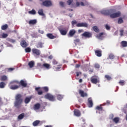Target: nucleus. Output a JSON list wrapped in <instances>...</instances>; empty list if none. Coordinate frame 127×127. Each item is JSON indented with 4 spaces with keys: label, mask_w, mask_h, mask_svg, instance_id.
<instances>
[{
    "label": "nucleus",
    "mask_w": 127,
    "mask_h": 127,
    "mask_svg": "<svg viewBox=\"0 0 127 127\" xmlns=\"http://www.w3.org/2000/svg\"><path fill=\"white\" fill-rule=\"evenodd\" d=\"M80 42V39H76L75 40H74V43L76 44V43H78Z\"/></svg>",
    "instance_id": "nucleus-54"
},
{
    "label": "nucleus",
    "mask_w": 127,
    "mask_h": 127,
    "mask_svg": "<svg viewBox=\"0 0 127 127\" xmlns=\"http://www.w3.org/2000/svg\"><path fill=\"white\" fill-rule=\"evenodd\" d=\"M71 24L72 25H75V24H77V21L76 20L72 21Z\"/></svg>",
    "instance_id": "nucleus-56"
},
{
    "label": "nucleus",
    "mask_w": 127,
    "mask_h": 127,
    "mask_svg": "<svg viewBox=\"0 0 127 127\" xmlns=\"http://www.w3.org/2000/svg\"><path fill=\"white\" fill-rule=\"evenodd\" d=\"M76 34V30L75 29H71L69 30V32L68 34V36H69V37H73L74 35Z\"/></svg>",
    "instance_id": "nucleus-12"
},
{
    "label": "nucleus",
    "mask_w": 127,
    "mask_h": 127,
    "mask_svg": "<svg viewBox=\"0 0 127 127\" xmlns=\"http://www.w3.org/2000/svg\"><path fill=\"white\" fill-rule=\"evenodd\" d=\"M7 41H9V42H11V43H14V42H15V40L10 38H8Z\"/></svg>",
    "instance_id": "nucleus-46"
},
{
    "label": "nucleus",
    "mask_w": 127,
    "mask_h": 127,
    "mask_svg": "<svg viewBox=\"0 0 127 127\" xmlns=\"http://www.w3.org/2000/svg\"><path fill=\"white\" fill-rule=\"evenodd\" d=\"M47 36L50 39H54L56 38V36H54L52 33H48L47 34Z\"/></svg>",
    "instance_id": "nucleus-18"
},
{
    "label": "nucleus",
    "mask_w": 127,
    "mask_h": 127,
    "mask_svg": "<svg viewBox=\"0 0 127 127\" xmlns=\"http://www.w3.org/2000/svg\"><path fill=\"white\" fill-rule=\"evenodd\" d=\"M78 92H79V95H80V96L82 98H84L85 97H88V94H87V93L84 92V91L82 90H79Z\"/></svg>",
    "instance_id": "nucleus-14"
},
{
    "label": "nucleus",
    "mask_w": 127,
    "mask_h": 127,
    "mask_svg": "<svg viewBox=\"0 0 127 127\" xmlns=\"http://www.w3.org/2000/svg\"><path fill=\"white\" fill-rule=\"evenodd\" d=\"M23 118H24V113L20 114L18 117V120H22Z\"/></svg>",
    "instance_id": "nucleus-39"
},
{
    "label": "nucleus",
    "mask_w": 127,
    "mask_h": 127,
    "mask_svg": "<svg viewBox=\"0 0 127 127\" xmlns=\"http://www.w3.org/2000/svg\"><path fill=\"white\" fill-rule=\"evenodd\" d=\"M109 58L111 60L113 59H115V55H114L113 54H110L109 55Z\"/></svg>",
    "instance_id": "nucleus-42"
},
{
    "label": "nucleus",
    "mask_w": 127,
    "mask_h": 127,
    "mask_svg": "<svg viewBox=\"0 0 127 127\" xmlns=\"http://www.w3.org/2000/svg\"><path fill=\"white\" fill-rule=\"evenodd\" d=\"M102 106H104L102 105H100V106H97L96 109V110H97L98 111H100V112H102V111H103V107H102Z\"/></svg>",
    "instance_id": "nucleus-33"
},
{
    "label": "nucleus",
    "mask_w": 127,
    "mask_h": 127,
    "mask_svg": "<svg viewBox=\"0 0 127 127\" xmlns=\"http://www.w3.org/2000/svg\"><path fill=\"white\" fill-rule=\"evenodd\" d=\"M14 84H20L21 86L23 87L24 88H25L26 86H27V83L26 82L24 81L23 80H21L20 82L18 81L14 80L10 83V85H14Z\"/></svg>",
    "instance_id": "nucleus-3"
},
{
    "label": "nucleus",
    "mask_w": 127,
    "mask_h": 127,
    "mask_svg": "<svg viewBox=\"0 0 127 127\" xmlns=\"http://www.w3.org/2000/svg\"><path fill=\"white\" fill-rule=\"evenodd\" d=\"M60 69H61V67H60V66H58V67H56V71H58L59 70H60Z\"/></svg>",
    "instance_id": "nucleus-61"
},
{
    "label": "nucleus",
    "mask_w": 127,
    "mask_h": 127,
    "mask_svg": "<svg viewBox=\"0 0 127 127\" xmlns=\"http://www.w3.org/2000/svg\"><path fill=\"white\" fill-rule=\"evenodd\" d=\"M25 51L26 53H30V52H31V49L29 47H27L25 49Z\"/></svg>",
    "instance_id": "nucleus-37"
},
{
    "label": "nucleus",
    "mask_w": 127,
    "mask_h": 127,
    "mask_svg": "<svg viewBox=\"0 0 127 127\" xmlns=\"http://www.w3.org/2000/svg\"><path fill=\"white\" fill-rule=\"evenodd\" d=\"M40 121L39 120H36L33 123V127H37L39 125Z\"/></svg>",
    "instance_id": "nucleus-28"
},
{
    "label": "nucleus",
    "mask_w": 127,
    "mask_h": 127,
    "mask_svg": "<svg viewBox=\"0 0 127 127\" xmlns=\"http://www.w3.org/2000/svg\"><path fill=\"white\" fill-rule=\"evenodd\" d=\"M37 66L38 67H40V68H43V64H41V63H38Z\"/></svg>",
    "instance_id": "nucleus-53"
},
{
    "label": "nucleus",
    "mask_w": 127,
    "mask_h": 127,
    "mask_svg": "<svg viewBox=\"0 0 127 127\" xmlns=\"http://www.w3.org/2000/svg\"><path fill=\"white\" fill-rule=\"evenodd\" d=\"M60 5L61 6H62V7H64V3L63 1L60 2Z\"/></svg>",
    "instance_id": "nucleus-58"
},
{
    "label": "nucleus",
    "mask_w": 127,
    "mask_h": 127,
    "mask_svg": "<svg viewBox=\"0 0 127 127\" xmlns=\"http://www.w3.org/2000/svg\"><path fill=\"white\" fill-rule=\"evenodd\" d=\"M124 30L121 29L120 30V36H124Z\"/></svg>",
    "instance_id": "nucleus-51"
},
{
    "label": "nucleus",
    "mask_w": 127,
    "mask_h": 127,
    "mask_svg": "<svg viewBox=\"0 0 127 127\" xmlns=\"http://www.w3.org/2000/svg\"><path fill=\"white\" fill-rule=\"evenodd\" d=\"M78 33H81V32H84V30L83 29H79L78 30Z\"/></svg>",
    "instance_id": "nucleus-60"
},
{
    "label": "nucleus",
    "mask_w": 127,
    "mask_h": 127,
    "mask_svg": "<svg viewBox=\"0 0 127 127\" xmlns=\"http://www.w3.org/2000/svg\"><path fill=\"white\" fill-rule=\"evenodd\" d=\"M105 79H107L108 81H110V80H112V77L108 74H106L105 75Z\"/></svg>",
    "instance_id": "nucleus-40"
},
{
    "label": "nucleus",
    "mask_w": 127,
    "mask_h": 127,
    "mask_svg": "<svg viewBox=\"0 0 127 127\" xmlns=\"http://www.w3.org/2000/svg\"><path fill=\"white\" fill-rule=\"evenodd\" d=\"M80 74H82V72H76V76L79 77V75H80Z\"/></svg>",
    "instance_id": "nucleus-63"
},
{
    "label": "nucleus",
    "mask_w": 127,
    "mask_h": 127,
    "mask_svg": "<svg viewBox=\"0 0 127 127\" xmlns=\"http://www.w3.org/2000/svg\"><path fill=\"white\" fill-rule=\"evenodd\" d=\"M37 21L36 19L31 20L29 21V24H36Z\"/></svg>",
    "instance_id": "nucleus-32"
},
{
    "label": "nucleus",
    "mask_w": 127,
    "mask_h": 127,
    "mask_svg": "<svg viewBox=\"0 0 127 127\" xmlns=\"http://www.w3.org/2000/svg\"><path fill=\"white\" fill-rule=\"evenodd\" d=\"M82 35L86 38H90V37H92V34L89 32H84Z\"/></svg>",
    "instance_id": "nucleus-10"
},
{
    "label": "nucleus",
    "mask_w": 127,
    "mask_h": 127,
    "mask_svg": "<svg viewBox=\"0 0 127 127\" xmlns=\"http://www.w3.org/2000/svg\"><path fill=\"white\" fill-rule=\"evenodd\" d=\"M43 4L44 6L49 7L52 5V2L50 0H46L43 2Z\"/></svg>",
    "instance_id": "nucleus-11"
},
{
    "label": "nucleus",
    "mask_w": 127,
    "mask_h": 127,
    "mask_svg": "<svg viewBox=\"0 0 127 127\" xmlns=\"http://www.w3.org/2000/svg\"><path fill=\"white\" fill-rule=\"evenodd\" d=\"M20 45L23 48H26V47H27V46H28V44H27L26 41L24 40H23L21 41Z\"/></svg>",
    "instance_id": "nucleus-13"
},
{
    "label": "nucleus",
    "mask_w": 127,
    "mask_h": 127,
    "mask_svg": "<svg viewBox=\"0 0 127 127\" xmlns=\"http://www.w3.org/2000/svg\"><path fill=\"white\" fill-rule=\"evenodd\" d=\"M31 100V97H26V98L24 100V102L25 104H28L29 102Z\"/></svg>",
    "instance_id": "nucleus-30"
},
{
    "label": "nucleus",
    "mask_w": 127,
    "mask_h": 127,
    "mask_svg": "<svg viewBox=\"0 0 127 127\" xmlns=\"http://www.w3.org/2000/svg\"><path fill=\"white\" fill-rule=\"evenodd\" d=\"M45 99H47L49 101L54 102L55 101V96L50 93H47L44 96Z\"/></svg>",
    "instance_id": "nucleus-4"
},
{
    "label": "nucleus",
    "mask_w": 127,
    "mask_h": 127,
    "mask_svg": "<svg viewBox=\"0 0 127 127\" xmlns=\"http://www.w3.org/2000/svg\"><path fill=\"white\" fill-rule=\"evenodd\" d=\"M42 89L44 91H45V92H48V91H49V89L46 86L43 87Z\"/></svg>",
    "instance_id": "nucleus-48"
},
{
    "label": "nucleus",
    "mask_w": 127,
    "mask_h": 127,
    "mask_svg": "<svg viewBox=\"0 0 127 127\" xmlns=\"http://www.w3.org/2000/svg\"><path fill=\"white\" fill-rule=\"evenodd\" d=\"M77 27H88V23H78L76 24Z\"/></svg>",
    "instance_id": "nucleus-9"
},
{
    "label": "nucleus",
    "mask_w": 127,
    "mask_h": 127,
    "mask_svg": "<svg viewBox=\"0 0 127 127\" xmlns=\"http://www.w3.org/2000/svg\"><path fill=\"white\" fill-rule=\"evenodd\" d=\"M38 13H39V15L44 16V13H43V9H40L38 10Z\"/></svg>",
    "instance_id": "nucleus-31"
},
{
    "label": "nucleus",
    "mask_w": 127,
    "mask_h": 127,
    "mask_svg": "<svg viewBox=\"0 0 127 127\" xmlns=\"http://www.w3.org/2000/svg\"><path fill=\"white\" fill-rule=\"evenodd\" d=\"M74 114L76 116V117H80L81 112L78 109H75L74 110Z\"/></svg>",
    "instance_id": "nucleus-16"
},
{
    "label": "nucleus",
    "mask_w": 127,
    "mask_h": 127,
    "mask_svg": "<svg viewBox=\"0 0 127 127\" xmlns=\"http://www.w3.org/2000/svg\"><path fill=\"white\" fill-rule=\"evenodd\" d=\"M80 5H81V6H85V4L84 3V2H80V3L78 1L76 2V6L77 7H78V6H80Z\"/></svg>",
    "instance_id": "nucleus-27"
},
{
    "label": "nucleus",
    "mask_w": 127,
    "mask_h": 127,
    "mask_svg": "<svg viewBox=\"0 0 127 127\" xmlns=\"http://www.w3.org/2000/svg\"><path fill=\"white\" fill-rule=\"evenodd\" d=\"M28 13L30 14H35V13H36V11H35V10L33 9L32 10L29 11Z\"/></svg>",
    "instance_id": "nucleus-45"
},
{
    "label": "nucleus",
    "mask_w": 127,
    "mask_h": 127,
    "mask_svg": "<svg viewBox=\"0 0 127 127\" xmlns=\"http://www.w3.org/2000/svg\"><path fill=\"white\" fill-rule=\"evenodd\" d=\"M53 64L54 65H57V64H58V63L57 62V61H56V60H54L53 61Z\"/></svg>",
    "instance_id": "nucleus-57"
},
{
    "label": "nucleus",
    "mask_w": 127,
    "mask_h": 127,
    "mask_svg": "<svg viewBox=\"0 0 127 127\" xmlns=\"http://www.w3.org/2000/svg\"><path fill=\"white\" fill-rule=\"evenodd\" d=\"M95 68H96L97 69L100 68V64H96L94 65Z\"/></svg>",
    "instance_id": "nucleus-52"
},
{
    "label": "nucleus",
    "mask_w": 127,
    "mask_h": 127,
    "mask_svg": "<svg viewBox=\"0 0 127 127\" xmlns=\"http://www.w3.org/2000/svg\"><path fill=\"white\" fill-rule=\"evenodd\" d=\"M93 29L94 30V31H95V32H99V28H98V27L94 26L93 27Z\"/></svg>",
    "instance_id": "nucleus-43"
},
{
    "label": "nucleus",
    "mask_w": 127,
    "mask_h": 127,
    "mask_svg": "<svg viewBox=\"0 0 127 127\" xmlns=\"http://www.w3.org/2000/svg\"><path fill=\"white\" fill-rule=\"evenodd\" d=\"M18 88H19V86L18 85H11L10 86V89H11V90H16L18 89Z\"/></svg>",
    "instance_id": "nucleus-26"
},
{
    "label": "nucleus",
    "mask_w": 127,
    "mask_h": 127,
    "mask_svg": "<svg viewBox=\"0 0 127 127\" xmlns=\"http://www.w3.org/2000/svg\"><path fill=\"white\" fill-rule=\"evenodd\" d=\"M36 47L37 48H42L43 47V43H42L41 42H38L36 45Z\"/></svg>",
    "instance_id": "nucleus-24"
},
{
    "label": "nucleus",
    "mask_w": 127,
    "mask_h": 127,
    "mask_svg": "<svg viewBox=\"0 0 127 127\" xmlns=\"http://www.w3.org/2000/svg\"><path fill=\"white\" fill-rule=\"evenodd\" d=\"M5 86V83H4V82H1L0 83V89H3V88H4Z\"/></svg>",
    "instance_id": "nucleus-41"
},
{
    "label": "nucleus",
    "mask_w": 127,
    "mask_h": 127,
    "mask_svg": "<svg viewBox=\"0 0 127 127\" xmlns=\"http://www.w3.org/2000/svg\"><path fill=\"white\" fill-rule=\"evenodd\" d=\"M119 84L121 85V86H125V84H126V81L125 80H120L119 82Z\"/></svg>",
    "instance_id": "nucleus-36"
},
{
    "label": "nucleus",
    "mask_w": 127,
    "mask_h": 127,
    "mask_svg": "<svg viewBox=\"0 0 127 127\" xmlns=\"http://www.w3.org/2000/svg\"><path fill=\"white\" fill-rule=\"evenodd\" d=\"M111 104V102L109 100L106 101V103H103V106H106V105H110Z\"/></svg>",
    "instance_id": "nucleus-50"
},
{
    "label": "nucleus",
    "mask_w": 127,
    "mask_h": 127,
    "mask_svg": "<svg viewBox=\"0 0 127 127\" xmlns=\"http://www.w3.org/2000/svg\"><path fill=\"white\" fill-rule=\"evenodd\" d=\"M113 122L115 123V124H118L119 122H120V118L119 117H115L114 119L113 118H111Z\"/></svg>",
    "instance_id": "nucleus-22"
},
{
    "label": "nucleus",
    "mask_w": 127,
    "mask_h": 127,
    "mask_svg": "<svg viewBox=\"0 0 127 127\" xmlns=\"http://www.w3.org/2000/svg\"><path fill=\"white\" fill-rule=\"evenodd\" d=\"M32 52L34 55H36L37 56H39V55H40V54H41V52H40V50L36 48L32 49Z\"/></svg>",
    "instance_id": "nucleus-8"
},
{
    "label": "nucleus",
    "mask_w": 127,
    "mask_h": 127,
    "mask_svg": "<svg viewBox=\"0 0 127 127\" xmlns=\"http://www.w3.org/2000/svg\"><path fill=\"white\" fill-rule=\"evenodd\" d=\"M59 30L62 35H66L67 32H68V30H67L66 28H62V27L59 28Z\"/></svg>",
    "instance_id": "nucleus-7"
},
{
    "label": "nucleus",
    "mask_w": 127,
    "mask_h": 127,
    "mask_svg": "<svg viewBox=\"0 0 127 127\" xmlns=\"http://www.w3.org/2000/svg\"><path fill=\"white\" fill-rule=\"evenodd\" d=\"M113 12H114V10H112V9L110 10H103L101 11V13L104 15H110Z\"/></svg>",
    "instance_id": "nucleus-6"
},
{
    "label": "nucleus",
    "mask_w": 127,
    "mask_h": 127,
    "mask_svg": "<svg viewBox=\"0 0 127 127\" xmlns=\"http://www.w3.org/2000/svg\"><path fill=\"white\" fill-rule=\"evenodd\" d=\"M34 62L33 61H31L29 62L28 65L29 66L30 68H33L34 66Z\"/></svg>",
    "instance_id": "nucleus-29"
},
{
    "label": "nucleus",
    "mask_w": 127,
    "mask_h": 127,
    "mask_svg": "<svg viewBox=\"0 0 127 127\" xmlns=\"http://www.w3.org/2000/svg\"><path fill=\"white\" fill-rule=\"evenodd\" d=\"M118 23L119 24H122V23H124V20H123V18L120 17V18L118 19Z\"/></svg>",
    "instance_id": "nucleus-35"
},
{
    "label": "nucleus",
    "mask_w": 127,
    "mask_h": 127,
    "mask_svg": "<svg viewBox=\"0 0 127 127\" xmlns=\"http://www.w3.org/2000/svg\"><path fill=\"white\" fill-rule=\"evenodd\" d=\"M105 28L107 30H110L111 29V27L109 25H108V24H106L105 25Z\"/></svg>",
    "instance_id": "nucleus-55"
},
{
    "label": "nucleus",
    "mask_w": 127,
    "mask_h": 127,
    "mask_svg": "<svg viewBox=\"0 0 127 127\" xmlns=\"http://www.w3.org/2000/svg\"><path fill=\"white\" fill-rule=\"evenodd\" d=\"M104 34H105V33L103 32L100 33L97 35V37L98 38V39H101L102 40L104 38V36H103Z\"/></svg>",
    "instance_id": "nucleus-23"
},
{
    "label": "nucleus",
    "mask_w": 127,
    "mask_h": 127,
    "mask_svg": "<svg viewBox=\"0 0 127 127\" xmlns=\"http://www.w3.org/2000/svg\"><path fill=\"white\" fill-rule=\"evenodd\" d=\"M43 68H45L47 70H49V69H50V68H51V67L49 64L45 63L44 64H43Z\"/></svg>",
    "instance_id": "nucleus-21"
},
{
    "label": "nucleus",
    "mask_w": 127,
    "mask_h": 127,
    "mask_svg": "<svg viewBox=\"0 0 127 127\" xmlns=\"http://www.w3.org/2000/svg\"><path fill=\"white\" fill-rule=\"evenodd\" d=\"M87 105L89 108H92L93 107V100H92V98H89L88 99V103Z\"/></svg>",
    "instance_id": "nucleus-15"
},
{
    "label": "nucleus",
    "mask_w": 127,
    "mask_h": 127,
    "mask_svg": "<svg viewBox=\"0 0 127 127\" xmlns=\"http://www.w3.org/2000/svg\"><path fill=\"white\" fill-rule=\"evenodd\" d=\"M90 81L92 84H97V83H100L99 78L96 75L92 76L90 78Z\"/></svg>",
    "instance_id": "nucleus-5"
},
{
    "label": "nucleus",
    "mask_w": 127,
    "mask_h": 127,
    "mask_svg": "<svg viewBox=\"0 0 127 127\" xmlns=\"http://www.w3.org/2000/svg\"><path fill=\"white\" fill-rule=\"evenodd\" d=\"M57 97L58 100H59V101H61V100L63 99V96L60 94L57 95Z\"/></svg>",
    "instance_id": "nucleus-44"
},
{
    "label": "nucleus",
    "mask_w": 127,
    "mask_h": 127,
    "mask_svg": "<svg viewBox=\"0 0 127 127\" xmlns=\"http://www.w3.org/2000/svg\"><path fill=\"white\" fill-rule=\"evenodd\" d=\"M8 28V26L7 25V24L3 25L1 27L2 30H5V29H7Z\"/></svg>",
    "instance_id": "nucleus-34"
},
{
    "label": "nucleus",
    "mask_w": 127,
    "mask_h": 127,
    "mask_svg": "<svg viewBox=\"0 0 127 127\" xmlns=\"http://www.w3.org/2000/svg\"><path fill=\"white\" fill-rule=\"evenodd\" d=\"M35 90L38 92V95H42L43 94V92L40 90V87H36Z\"/></svg>",
    "instance_id": "nucleus-25"
},
{
    "label": "nucleus",
    "mask_w": 127,
    "mask_h": 127,
    "mask_svg": "<svg viewBox=\"0 0 127 127\" xmlns=\"http://www.w3.org/2000/svg\"><path fill=\"white\" fill-rule=\"evenodd\" d=\"M7 36H8V35L7 34H5V33H3L2 34V38H6V37H7Z\"/></svg>",
    "instance_id": "nucleus-47"
},
{
    "label": "nucleus",
    "mask_w": 127,
    "mask_h": 127,
    "mask_svg": "<svg viewBox=\"0 0 127 127\" xmlns=\"http://www.w3.org/2000/svg\"><path fill=\"white\" fill-rule=\"evenodd\" d=\"M111 10H113V12L110 13V16L111 18H117V17H120L121 16L122 13L120 11L116 12V10L114 9H111Z\"/></svg>",
    "instance_id": "nucleus-2"
},
{
    "label": "nucleus",
    "mask_w": 127,
    "mask_h": 127,
    "mask_svg": "<svg viewBox=\"0 0 127 127\" xmlns=\"http://www.w3.org/2000/svg\"><path fill=\"white\" fill-rule=\"evenodd\" d=\"M41 105L39 103H37L34 105L33 109L35 111H36L37 110H39L40 109Z\"/></svg>",
    "instance_id": "nucleus-20"
},
{
    "label": "nucleus",
    "mask_w": 127,
    "mask_h": 127,
    "mask_svg": "<svg viewBox=\"0 0 127 127\" xmlns=\"http://www.w3.org/2000/svg\"><path fill=\"white\" fill-rule=\"evenodd\" d=\"M39 33H41V34H43L44 33V31L43 30H39Z\"/></svg>",
    "instance_id": "nucleus-62"
},
{
    "label": "nucleus",
    "mask_w": 127,
    "mask_h": 127,
    "mask_svg": "<svg viewBox=\"0 0 127 127\" xmlns=\"http://www.w3.org/2000/svg\"><path fill=\"white\" fill-rule=\"evenodd\" d=\"M121 47H122V48H125V47H127V41H122L121 42Z\"/></svg>",
    "instance_id": "nucleus-17"
},
{
    "label": "nucleus",
    "mask_w": 127,
    "mask_h": 127,
    "mask_svg": "<svg viewBox=\"0 0 127 127\" xmlns=\"http://www.w3.org/2000/svg\"><path fill=\"white\" fill-rule=\"evenodd\" d=\"M22 96L20 94H18L15 96V102L14 103V106L17 109H19L21 107V105L22 103L23 100L22 98Z\"/></svg>",
    "instance_id": "nucleus-1"
},
{
    "label": "nucleus",
    "mask_w": 127,
    "mask_h": 127,
    "mask_svg": "<svg viewBox=\"0 0 127 127\" xmlns=\"http://www.w3.org/2000/svg\"><path fill=\"white\" fill-rule=\"evenodd\" d=\"M14 70V68H8V70L9 72H10L11 71H13Z\"/></svg>",
    "instance_id": "nucleus-59"
},
{
    "label": "nucleus",
    "mask_w": 127,
    "mask_h": 127,
    "mask_svg": "<svg viewBox=\"0 0 127 127\" xmlns=\"http://www.w3.org/2000/svg\"><path fill=\"white\" fill-rule=\"evenodd\" d=\"M0 80L1 81H6V80H7V76L3 75L1 77Z\"/></svg>",
    "instance_id": "nucleus-38"
},
{
    "label": "nucleus",
    "mask_w": 127,
    "mask_h": 127,
    "mask_svg": "<svg viewBox=\"0 0 127 127\" xmlns=\"http://www.w3.org/2000/svg\"><path fill=\"white\" fill-rule=\"evenodd\" d=\"M95 55H96V56H97L98 57H101V56H102V51L100 50H96L95 51Z\"/></svg>",
    "instance_id": "nucleus-19"
},
{
    "label": "nucleus",
    "mask_w": 127,
    "mask_h": 127,
    "mask_svg": "<svg viewBox=\"0 0 127 127\" xmlns=\"http://www.w3.org/2000/svg\"><path fill=\"white\" fill-rule=\"evenodd\" d=\"M79 67H80L79 64H76V65H75V68H79Z\"/></svg>",
    "instance_id": "nucleus-64"
},
{
    "label": "nucleus",
    "mask_w": 127,
    "mask_h": 127,
    "mask_svg": "<svg viewBox=\"0 0 127 127\" xmlns=\"http://www.w3.org/2000/svg\"><path fill=\"white\" fill-rule=\"evenodd\" d=\"M72 2H73V0H68L67 1V3L68 5L72 4Z\"/></svg>",
    "instance_id": "nucleus-49"
}]
</instances>
